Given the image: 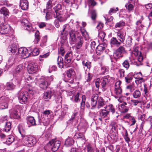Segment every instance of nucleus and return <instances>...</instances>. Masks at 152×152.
<instances>
[{"label": "nucleus", "instance_id": "nucleus-5", "mask_svg": "<svg viewBox=\"0 0 152 152\" xmlns=\"http://www.w3.org/2000/svg\"><path fill=\"white\" fill-rule=\"evenodd\" d=\"M121 82L120 80L117 81L115 84L114 94H115L114 97L116 98L119 97L121 95L122 89L121 88Z\"/></svg>", "mask_w": 152, "mask_h": 152}, {"label": "nucleus", "instance_id": "nucleus-13", "mask_svg": "<svg viewBox=\"0 0 152 152\" xmlns=\"http://www.w3.org/2000/svg\"><path fill=\"white\" fill-rule=\"evenodd\" d=\"M21 23L22 26L26 28V29L28 31H31L32 29V26L31 24L28 20L23 19L21 20Z\"/></svg>", "mask_w": 152, "mask_h": 152}, {"label": "nucleus", "instance_id": "nucleus-38", "mask_svg": "<svg viewBox=\"0 0 152 152\" xmlns=\"http://www.w3.org/2000/svg\"><path fill=\"white\" fill-rule=\"evenodd\" d=\"M58 64L60 68H62L63 67V59L60 56H58L57 59Z\"/></svg>", "mask_w": 152, "mask_h": 152}, {"label": "nucleus", "instance_id": "nucleus-40", "mask_svg": "<svg viewBox=\"0 0 152 152\" xmlns=\"http://www.w3.org/2000/svg\"><path fill=\"white\" fill-rule=\"evenodd\" d=\"M47 40V36H45L43 37L41 40V42L40 43V45L41 46L43 47L46 45V42Z\"/></svg>", "mask_w": 152, "mask_h": 152}, {"label": "nucleus", "instance_id": "nucleus-52", "mask_svg": "<svg viewBox=\"0 0 152 152\" xmlns=\"http://www.w3.org/2000/svg\"><path fill=\"white\" fill-rule=\"evenodd\" d=\"M116 50L121 54L125 52V48L122 46L119 47Z\"/></svg>", "mask_w": 152, "mask_h": 152}, {"label": "nucleus", "instance_id": "nucleus-9", "mask_svg": "<svg viewBox=\"0 0 152 152\" xmlns=\"http://www.w3.org/2000/svg\"><path fill=\"white\" fill-rule=\"evenodd\" d=\"M75 72L72 69H69L66 72V75L67 78H65L64 80L66 82H69L70 83H73L74 82V79L72 77V75L75 73Z\"/></svg>", "mask_w": 152, "mask_h": 152}, {"label": "nucleus", "instance_id": "nucleus-58", "mask_svg": "<svg viewBox=\"0 0 152 152\" xmlns=\"http://www.w3.org/2000/svg\"><path fill=\"white\" fill-rule=\"evenodd\" d=\"M14 59L12 57L9 58L8 62V65L10 66H11L14 64Z\"/></svg>", "mask_w": 152, "mask_h": 152}, {"label": "nucleus", "instance_id": "nucleus-41", "mask_svg": "<svg viewBox=\"0 0 152 152\" xmlns=\"http://www.w3.org/2000/svg\"><path fill=\"white\" fill-rule=\"evenodd\" d=\"M113 56L115 59L117 60L120 57H123V55L116 50L113 53Z\"/></svg>", "mask_w": 152, "mask_h": 152}, {"label": "nucleus", "instance_id": "nucleus-16", "mask_svg": "<svg viewBox=\"0 0 152 152\" xmlns=\"http://www.w3.org/2000/svg\"><path fill=\"white\" fill-rule=\"evenodd\" d=\"M74 42L76 43V48L79 49L82 47L83 43V39L81 36L78 37L76 41Z\"/></svg>", "mask_w": 152, "mask_h": 152}, {"label": "nucleus", "instance_id": "nucleus-55", "mask_svg": "<svg viewBox=\"0 0 152 152\" xmlns=\"http://www.w3.org/2000/svg\"><path fill=\"white\" fill-rule=\"evenodd\" d=\"M53 0H49L47 4V8L49 9L51 8L53 6L52 1Z\"/></svg>", "mask_w": 152, "mask_h": 152}, {"label": "nucleus", "instance_id": "nucleus-25", "mask_svg": "<svg viewBox=\"0 0 152 152\" xmlns=\"http://www.w3.org/2000/svg\"><path fill=\"white\" fill-rule=\"evenodd\" d=\"M137 75H138L139 77H137L135 75H134V77L136 79L135 80V83L137 84H139L142 82L143 81V79L142 77V75L141 72H140L139 73H137Z\"/></svg>", "mask_w": 152, "mask_h": 152}, {"label": "nucleus", "instance_id": "nucleus-18", "mask_svg": "<svg viewBox=\"0 0 152 152\" xmlns=\"http://www.w3.org/2000/svg\"><path fill=\"white\" fill-rule=\"evenodd\" d=\"M117 35L119 40L121 42H123L125 40L126 35L125 32L124 31H119L117 33Z\"/></svg>", "mask_w": 152, "mask_h": 152}, {"label": "nucleus", "instance_id": "nucleus-26", "mask_svg": "<svg viewBox=\"0 0 152 152\" xmlns=\"http://www.w3.org/2000/svg\"><path fill=\"white\" fill-rule=\"evenodd\" d=\"M10 116L15 119L18 118L19 115H18V111L14 109H12L10 110Z\"/></svg>", "mask_w": 152, "mask_h": 152}, {"label": "nucleus", "instance_id": "nucleus-53", "mask_svg": "<svg viewBox=\"0 0 152 152\" xmlns=\"http://www.w3.org/2000/svg\"><path fill=\"white\" fill-rule=\"evenodd\" d=\"M123 65L124 67L127 69H128L130 66L128 61V60H125L123 63Z\"/></svg>", "mask_w": 152, "mask_h": 152}, {"label": "nucleus", "instance_id": "nucleus-62", "mask_svg": "<svg viewBox=\"0 0 152 152\" xmlns=\"http://www.w3.org/2000/svg\"><path fill=\"white\" fill-rule=\"evenodd\" d=\"M87 150L88 152H94V149L91 146V145L88 144L87 146Z\"/></svg>", "mask_w": 152, "mask_h": 152}, {"label": "nucleus", "instance_id": "nucleus-60", "mask_svg": "<svg viewBox=\"0 0 152 152\" xmlns=\"http://www.w3.org/2000/svg\"><path fill=\"white\" fill-rule=\"evenodd\" d=\"M109 68L107 66H103L102 68V74H104L106 72H108Z\"/></svg>", "mask_w": 152, "mask_h": 152}, {"label": "nucleus", "instance_id": "nucleus-56", "mask_svg": "<svg viewBox=\"0 0 152 152\" xmlns=\"http://www.w3.org/2000/svg\"><path fill=\"white\" fill-rule=\"evenodd\" d=\"M131 102L132 104L135 106H137L139 103H140V100L134 99H131Z\"/></svg>", "mask_w": 152, "mask_h": 152}, {"label": "nucleus", "instance_id": "nucleus-42", "mask_svg": "<svg viewBox=\"0 0 152 152\" xmlns=\"http://www.w3.org/2000/svg\"><path fill=\"white\" fill-rule=\"evenodd\" d=\"M74 138L75 139L81 138L83 140L85 139L84 135L82 133H76L74 136Z\"/></svg>", "mask_w": 152, "mask_h": 152}, {"label": "nucleus", "instance_id": "nucleus-17", "mask_svg": "<svg viewBox=\"0 0 152 152\" xmlns=\"http://www.w3.org/2000/svg\"><path fill=\"white\" fill-rule=\"evenodd\" d=\"M72 58V53L71 52L67 53L64 57V63L68 64L70 63Z\"/></svg>", "mask_w": 152, "mask_h": 152}, {"label": "nucleus", "instance_id": "nucleus-51", "mask_svg": "<svg viewBox=\"0 0 152 152\" xmlns=\"http://www.w3.org/2000/svg\"><path fill=\"white\" fill-rule=\"evenodd\" d=\"M82 63L84 66L86 67L88 69H89L91 67V63L89 61L86 62L84 61H82Z\"/></svg>", "mask_w": 152, "mask_h": 152}, {"label": "nucleus", "instance_id": "nucleus-48", "mask_svg": "<svg viewBox=\"0 0 152 152\" xmlns=\"http://www.w3.org/2000/svg\"><path fill=\"white\" fill-rule=\"evenodd\" d=\"M35 40L37 42V43L39 42L40 39V36L39 33L38 31H37L35 33Z\"/></svg>", "mask_w": 152, "mask_h": 152}, {"label": "nucleus", "instance_id": "nucleus-29", "mask_svg": "<svg viewBox=\"0 0 152 152\" xmlns=\"http://www.w3.org/2000/svg\"><path fill=\"white\" fill-rule=\"evenodd\" d=\"M70 29V26L68 24H66L63 26V28L62 32L61 33V35H63L64 34L65 36L67 35L68 32L69 31Z\"/></svg>", "mask_w": 152, "mask_h": 152}, {"label": "nucleus", "instance_id": "nucleus-46", "mask_svg": "<svg viewBox=\"0 0 152 152\" xmlns=\"http://www.w3.org/2000/svg\"><path fill=\"white\" fill-rule=\"evenodd\" d=\"M132 38L130 37H128L126 40V45L127 47H129L131 46L132 44Z\"/></svg>", "mask_w": 152, "mask_h": 152}, {"label": "nucleus", "instance_id": "nucleus-64", "mask_svg": "<svg viewBox=\"0 0 152 152\" xmlns=\"http://www.w3.org/2000/svg\"><path fill=\"white\" fill-rule=\"evenodd\" d=\"M126 8L129 11H132L133 10L134 6L132 4H129L126 6Z\"/></svg>", "mask_w": 152, "mask_h": 152}, {"label": "nucleus", "instance_id": "nucleus-22", "mask_svg": "<svg viewBox=\"0 0 152 152\" xmlns=\"http://www.w3.org/2000/svg\"><path fill=\"white\" fill-rule=\"evenodd\" d=\"M26 120L27 123L30 124L31 126H34L36 125L35 120L34 117L29 116L27 117Z\"/></svg>", "mask_w": 152, "mask_h": 152}, {"label": "nucleus", "instance_id": "nucleus-30", "mask_svg": "<svg viewBox=\"0 0 152 152\" xmlns=\"http://www.w3.org/2000/svg\"><path fill=\"white\" fill-rule=\"evenodd\" d=\"M75 33V32L74 31H71L69 32L70 40L73 42H75L77 39V38H76Z\"/></svg>", "mask_w": 152, "mask_h": 152}, {"label": "nucleus", "instance_id": "nucleus-11", "mask_svg": "<svg viewBox=\"0 0 152 152\" xmlns=\"http://www.w3.org/2000/svg\"><path fill=\"white\" fill-rule=\"evenodd\" d=\"M0 100L1 101L0 103V109L3 110L7 108L8 106L7 103L8 98L5 96H2L0 98Z\"/></svg>", "mask_w": 152, "mask_h": 152}, {"label": "nucleus", "instance_id": "nucleus-15", "mask_svg": "<svg viewBox=\"0 0 152 152\" xmlns=\"http://www.w3.org/2000/svg\"><path fill=\"white\" fill-rule=\"evenodd\" d=\"M23 69V65L21 64H20L18 66L15 68L14 71V74L16 75H18V74H19V75H20V80L21 79V77L23 76V75L22 74Z\"/></svg>", "mask_w": 152, "mask_h": 152}, {"label": "nucleus", "instance_id": "nucleus-23", "mask_svg": "<svg viewBox=\"0 0 152 152\" xmlns=\"http://www.w3.org/2000/svg\"><path fill=\"white\" fill-rule=\"evenodd\" d=\"M104 108L108 113L110 112H112V113H114L115 112V109L112 104H110L106 105Z\"/></svg>", "mask_w": 152, "mask_h": 152}, {"label": "nucleus", "instance_id": "nucleus-61", "mask_svg": "<svg viewBox=\"0 0 152 152\" xmlns=\"http://www.w3.org/2000/svg\"><path fill=\"white\" fill-rule=\"evenodd\" d=\"M58 53L59 54H60L62 56H64L65 53V51L64 48L62 47L60 48L58 50Z\"/></svg>", "mask_w": 152, "mask_h": 152}, {"label": "nucleus", "instance_id": "nucleus-8", "mask_svg": "<svg viewBox=\"0 0 152 152\" xmlns=\"http://www.w3.org/2000/svg\"><path fill=\"white\" fill-rule=\"evenodd\" d=\"M48 146H51V148L52 151L55 152L57 151L60 145V141L54 140L49 141L47 144Z\"/></svg>", "mask_w": 152, "mask_h": 152}, {"label": "nucleus", "instance_id": "nucleus-24", "mask_svg": "<svg viewBox=\"0 0 152 152\" xmlns=\"http://www.w3.org/2000/svg\"><path fill=\"white\" fill-rule=\"evenodd\" d=\"M110 43L111 46H118L120 44L121 42L118 41L117 39L114 37H112L110 39Z\"/></svg>", "mask_w": 152, "mask_h": 152}, {"label": "nucleus", "instance_id": "nucleus-39", "mask_svg": "<svg viewBox=\"0 0 152 152\" xmlns=\"http://www.w3.org/2000/svg\"><path fill=\"white\" fill-rule=\"evenodd\" d=\"M80 94L79 93H77L76 94L73 96L72 98H71V100L73 102H77L80 101L79 96Z\"/></svg>", "mask_w": 152, "mask_h": 152}, {"label": "nucleus", "instance_id": "nucleus-57", "mask_svg": "<svg viewBox=\"0 0 152 152\" xmlns=\"http://www.w3.org/2000/svg\"><path fill=\"white\" fill-rule=\"evenodd\" d=\"M118 7L111 8L109 11V14L111 15L112 13H115L117 11H118Z\"/></svg>", "mask_w": 152, "mask_h": 152}, {"label": "nucleus", "instance_id": "nucleus-37", "mask_svg": "<svg viewBox=\"0 0 152 152\" xmlns=\"http://www.w3.org/2000/svg\"><path fill=\"white\" fill-rule=\"evenodd\" d=\"M11 124L10 122H7L5 125L4 131L6 132H9L11 128Z\"/></svg>", "mask_w": 152, "mask_h": 152}, {"label": "nucleus", "instance_id": "nucleus-35", "mask_svg": "<svg viewBox=\"0 0 152 152\" xmlns=\"http://www.w3.org/2000/svg\"><path fill=\"white\" fill-rule=\"evenodd\" d=\"M108 79L106 78H104L101 79L100 83L103 88H105L106 85L108 83Z\"/></svg>", "mask_w": 152, "mask_h": 152}, {"label": "nucleus", "instance_id": "nucleus-32", "mask_svg": "<svg viewBox=\"0 0 152 152\" xmlns=\"http://www.w3.org/2000/svg\"><path fill=\"white\" fill-rule=\"evenodd\" d=\"M99 112V116L103 118L105 117L109 114L105 109L101 110Z\"/></svg>", "mask_w": 152, "mask_h": 152}, {"label": "nucleus", "instance_id": "nucleus-6", "mask_svg": "<svg viewBox=\"0 0 152 152\" xmlns=\"http://www.w3.org/2000/svg\"><path fill=\"white\" fill-rule=\"evenodd\" d=\"M27 91H20L18 94V98L20 102L25 104L27 102L28 96Z\"/></svg>", "mask_w": 152, "mask_h": 152}, {"label": "nucleus", "instance_id": "nucleus-3", "mask_svg": "<svg viewBox=\"0 0 152 152\" xmlns=\"http://www.w3.org/2000/svg\"><path fill=\"white\" fill-rule=\"evenodd\" d=\"M22 141L28 147H31L35 143V138L30 135H23L22 136Z\"/></svg>", "mask_w": 152, "mask_h": 152}, {"label": "nucleus", "instance_id": "nucleus-14", "mask_svg": "<svg viewBox=\"0 0 152 152\" xmlns=\"http://www.w3.org/2000/svg\"><path fill=\"white\" fill-rule=\"evenodd\" d=\"M7 50L9 53L15 54L18 50V47L16 44L11 43L8 46Z\"/></svg>", "mask_w": 152, "mask_h": 152}, {"label": "nucleus", "instance_id": "nucleus-59", "mask_svg": "<svg viewBox=\"0 0 152 152\" xmlns=\"http://www.w3.org/2000/svg\"><path fill=\"white\" fill-rule=\"evenodd\" d=\"M124 138L125 140V141L127 143L130 141V140L129 138L128 137V133L126 130L125 131V133L124 135Z\"/></svg>", "mask_w": 152, "mask_h": 152}, {"label": "nucleus", "instance_id": "nucleus-33", "mask_svg": "<svg viewBox=\"0 0 152 152\" xmlns=\"http://www.w3.org/2000/svg\"><path fill=\"white\" fill-rule=\"evenodd\" d=\"M51 96V92L50 91H48L44 93L43 98L44 99H50Z\"/></svg>", "mask_w": 152, "mask_h": 152}, {"label": "nucleus", "instance_id": "nucleus-49", "mask_svg": "<svg viewBox=\"0 0 152 152\" xmlns=\"http://www.w3.org/2000/svg\"><path fill=\"white\" fill-rule=\"evenodd\" d=\"M125 25L124 22L121 21L117 23L115 25V27L116 28H120Z\"/></svg>", "mask_w": 152, "mask_h": 152}, {"label": "nucleus", "instance_id": "nucleus-31", "mask_svg": "<svg viewBox=\"0 0 152 152\" xmlns=\"http://www.w3.org/2000/svg\"><path fill=\"white\" fill-rule=\"evenodd\" d=\"M132 96L134 99H138L141 96V94L139 90L137 89L133 93Z\"/></svg>", "mask_w": 152, "mask_h": 152}, {"label": "nucleus", "instance_id": "nucleus-27", "mask_svg": "<svg viewBox=\"0 0 152 152\" xmlns=\"http://www.w3.org/2000/svg\"><path fill=\"white\" fill-rule=\"evenodd\" d=\"M29 50V52L30 53V55H32L33 56H36L39 54V50L37 48H34L33 49V48L31 47L30 48Z\"/></svg>", "mask_w": 152, "mask_h": 152}, {"label": "nucleus", "instance_id": "nucleus-1", "mask_svg": "<svg viewBox=\"0 0 152 152\" xmlns=\"http://www.w3.org/2000/svg\"><path fill=\"white\" fill-rule=\"evenodd\" d=\"M97 103V108L100 109L104 107L105 102L103 98L96 94H93L91 98V104L92 107H95Z\"/></svg>", "mask_w": 152, "mask_h": 152}, {"label": "nucleus", "instance_id": "nucleus-12", "mask_svg": "<svg viewBox=\"0 0 152 152\" xmlns=\"http://www.w3.org/2000/svg\"><path fill=\"white\" fill-rule=\"evenodd\" d=\"M132 53L134 54L135 56L137 57V60L139 62H141L142 61L143 58L142 54L140 51H139L138 47L135 46L134 47L132 51Z\"/></svg>", "mask_w": 152, "mask_h": 152}, {"label": "nucleus", "instance_id": "nucleus-21", "mask_svg": "<svg viewBox=\"0 0 152 152\" xmlns=\"http://www.w3.org/2000/svg\"><path fill=\"white\" fill-rule=\"evenodd\" d=\"M105 45L103 44H100L98 45L96 49V52L97 55L102 54L105 49Z\"/></svg>", "mask_w": 152, "mask_h": 152}, {"label": "nucleus", "instance_id": "nucleus-63", "mask_svg": "<svg viewBox=\"0 0 152 152\" xmlns=\"http://www.w3.org/2000/svg\"><path fill=\"white\" fill-rule=\"evenodd\" d=\"M105 34L104 32L101 31L99 33L98 36L101 39H104L105 37Z\"/></svg>", "mask_w": 152, "mask_h": 152}, {"label": "nucleus", "instance_id": "nucleus-44", "mask_svg": "<svg viewBox=\"0 0 152 152\" xmlns=\"http://www.w3.org/2000/svg\"><path fill=\"white\" fill-rule=\"evenodd\" d=\"M125 78L126 82L129 83L132 81L133 77L130 74H129L125 77Z\"/></svg>", "mask_w": 152, "mask_h": 152}, {"label": "nucleus", "instance_id": "nucleus-28", "mask_svg": "<svg viewBox=\"0 0 152 152\" xmlns=\"http://www.w3.org/2000/svg\"><path fill=\"white\" fill-rule=\"evenodd\" d=\"M74 140L73 139L68 137L65 141V145L67 147L70 146L74 144Z\"/></svg>", "mask_w": 152, "mask_h": 152}, {"label": "nucleus", "instance_id": "nucleus-34", "mask_svg": "<svg viewBox=\"0 0 152 152\" xmlns=\"http://www.w3.org/2000/svg\"><path fill=\"white\" fill-rule=\"evenodd\" d=\"M0 13L3 14L4 15L6 16L8 15L9 11L4 7H2L0 9Z\"/></svg>", "mask_w": 152, "mask_h": 152}, {"label": "nucleus", "instance_id": "nucleus-10", "mask_svg": "<svg viewBox=\"0 0 152 152\" xmlns=\"http://www.w3.org/2000/svg\"><path fill=\"white\" fill-rule=\"evenodd\" d=\"M38 69L37 64L34 62L29 63L28 66V71L30 74H32L36 72Z\"/></svg>", "mask_w": 152, "mask_h": 152}, {"label": "nucleus", "instance_id": "nucleus-45", "mask_svg": "<svg viewBox=\"0 0 152 152\" xmlns=\"http://www.w3.org/2000/svg\"><path fill=\"white\" fill-rule=\"evenodd\" d=\"M7 88L9 90L13 89L15 88V86L11 82L7 83L6 85Z\"/></svg>", "mask_w": 152, "mask_h": 152}, {"label": "nucleus", "instance_id": "nucleus-43", "mask_svg": "<svg viewBox=\"0 0 152 152\" xmlns=\"http://www.w3.org/2000/svg\"><path fill=\"white\" fill-rule=\"evenodd\" d=\"M86 101V97L84 95H83L82 96V102L81 103L80 108L82 109L84 108L85 102Z\"/></svg>", "mask_w": 152, "mask_h": 152}, {"label": "nucleus", "instance_id": "nucleus-47", "mask_svg": "<svg viewBox=\"0 0 152 152\" xmlns=\"http://www.w3.org/2000/svg\"><path fill=\"white\" fill-rule=\"evenodd\" d=\"M79 109L76 108L75 109L73 112V115L72 116V119L78 117L79 115Z\"/></svg>", "mask_w": 152, "mask_h": 152}, {"label": "nucleus", "instance_id": "nucleus-36", "mask_svg": "<svg viewBox=\"0 0 152 152\" xmlns=\"http://www.w3.org/2000/svg\"><path fill=\"white\" fill-rule=\"evenodd\" d=\"M14 140V138L13 136L12 135H9L7 140L5 142L6 144L8 145H10Z\"/></svg>", "mask_w": 152, "mask_h": 152}, {"label": "nucleus", "instance_id": "nucleus-54", "mask_svg": "<svg viewBox=\"0 0 152 152\" xmlns=\"http://www.w3.org/2000/svg\"><path fill=\"white\" fill-rule=\"evenodd\" d=\"M56 103H59L61 105L62 102V97L60 95H58L56 98Z\"/></svg>", "mask_w": 152, "mask_h": 152}, {"label": "nucleus", "instance_id": "nucleus-7", "mask_svg": "<svg viewBox=\"0 0 152 152\" xmlns=\"http://www.w3.org/2000/svg\"><path fill=\"white\" fill-rule=\"evenodd\" d=\"M30 53L29 50L25 47H21L18 50V52L15 54L25 58L29 57Z\"/></svg>", "mask_w": 152, "mask_h": 152}, {"label": "nucleus", "instance_id": "nucleus-19", "mask_svg": "<svg viewBox=\"0 0 152 152\" xmlns=\"http://www.w3.org/2000/svg\"><path fill=\"white\" fill-rule=\"evenodd\" d=\"M20 6L21 9L23 10H27L28 6V3L27 0H21L20 1Z\"/></svg>", "mask_w": 152, "mask_h": 152}, {"label": "nucleus", "instance_id": "nucleus-4", "mask_svg": "<svg viewBox=\"0 0 152 152\" xmlns=\"http://www.w3.org/2000/svg\"><path fill=\"white\" fill-rule=\"evenodd\" d=\"M55 13L54 14V16L55 18H58L60 21H62L63 20V17L61 16L63 15L62 12L61 11L62 9V6L59 4H57L53 8Z\"/></svg>", "mask_w": 152, "mask_h": 152}, {"label": "nucleus", "instance_id": "nucleus-20", "mask_svg": "<svg viewBox=\"0 0 152 152\" xmlns=\"http://www.w3.org/2000/svg\"><path fill=\"white\" fill-rule=\"evenodd\" d=\"M82 27H81L80 28V30L81 32L82 35L84 37H86L88 36V34L86 31L84 27L86 25V22H82Z\"/></svg>", "mask_w": 152, "mask_h": 152}, {"label": "nucleus", "instance_id": "nucleus-2", "mask_svg": "<svg viewBox=\"0 0 152 152\" xmlns=\"http://www.w3.org/2000/svg\"><path fill=\"white\" fill-rule=\"evenodd\" d=\"M53 79V77L52 76L50 77H42L39 80V87L43 89L47 88Z\"/></svg>", "mask_w": 152, "mask_h": 152}, {"label": "nucleus", "instance_id": "nucleus-50", "mask_svg": "<svg viewBox=\"0 0 152 152\" xmlns=\"http://www.w3.org/2000/svg\"><path fill=\"white\" fill-rule=\"evenodd\" d=\"M25 81L27 83H32L34 81V79L30 76H27L25 79Z\"/></svg>", "mask_w": 152, "mask_h": 152}]
</instances>
